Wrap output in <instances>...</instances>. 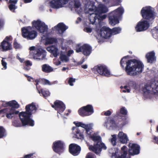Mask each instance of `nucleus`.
<instances>
[{"label":"nucleus","mask_w":158,"mask_h":158,"mask_svg":"<svg viewBox=\"0 0 158 158\" xmlns=\"http://www.w3.org/2000/svg\"><path fill=\"white\" fill-rule=\"evenodd\" d=\"M43 83L44 85H51V83L48 80L46 79H42Z\"/></svg>","instance_id":"obj_50"},{"label":"nucleus","mask_w":158,"mask_h":158,"mask_svg":"<svg viewBox=\"0 0 158 158\" xmlns=\"http://www.w3.org/2000/svg\"><path fill=\"white\" fill-rule=\"evenodd\" d=\"M58 50V49L57 48H56V49H54V50H53L50 52L53 54V55L55 57H56L58 55L57 53Z\"/></svg>","instance_id":"obj_47"},{"label":"nucleus","mask_w":158,"mask_h":158,"mask_svg":"<svg viewBox=\"0 0 158 158\" xmlns=\"http://www.w3.org/2000/svg\"><path fill=\"white\" fill-rule=\"evenodd\" d=\"M129 57L127 55L121 59L120 64L122 68L125 69L128 75L134 76L141 73L144 68L143 63L136 59H130L127 61L126 59Z\"/></svg>","instance_id":"obj_1"},{"label":"nucleus","mask_w":158,"mask_h":158,"mask_svg":"<svg viewBox=\"0 0 158 158\" xmlns=\"http://www.w3.org/2000/svg\"><path fill=\"white\" fill-rule=\"evenodd\" d=\"M25 65L26 66H31L32 65V63H31L30 61L27 60L26 61L25 63Z\"/></svg>","instance_id":"obj_56"},{"label":"nucleus","mask_w":158,"mask_h":158,"mask_svg":"<svg viewBox=\"0 0 158 158\" xmlns=\"http://www.w3.org/2000/svg\"><path fill=\"white\" fill-rule=\"evenodd\" d=\"M81 127L85 128V130L88 133L89 130H90V128H89V126L88 125H86L82 123H81Z\"/></svg>","instance_id":"obj_38"},{"label":"nucleus","mask_w":158,"mask_h":158,"mask_svg":"<svg viewBox=\"0 0 158 158\" xmlns=\"http://www.w3.org/2000/svg\"><path fill=\"white\" fill-rule=\"evenodd\" d=\"M118 137L119 141L122 143H126L128 140L127 135L123 132H119L118 135Z\"/></svg>","instance_id":"obj_27"},{"label":"nucleus","mask_w":158,"mask_h":158,"mask_svg":"<svg viewBox=\"0 0 158 158\" xmlns=\"http://www.w3.org/2000/svg\"><path fill=\"white\" fill-rule=\"evenodd\" d=\"M81 6V4L79 2L75 1L74 4V6L75 8H78Z\"/></svg>","instance_id":"obj_48"},{"label":"nucleus","mask_w":158,"mask_h":158,"mask_svg":"<svg viewBox=\"0 0 158 158\" xmlns=\"http://www.w3.org/2000/svg\"><path fill=\"white\" fill-rule=\"evenodd\" d=\"M143 91L144 96L149 94H158V81L153 82L151 85H145L143 89Z\"/></svg>","instance_id":"obj_5"},{"label":"nucleus","mask_w":158,"mask_h":158,"mask_svg":"<svg viewBox=\"0 0 158 158\" xmlns=\"http://www.w3.org/2000/svg\"><path fill=\"white\" fill-rule=\"evenodd\" d=\"M149 26V23L147 20H143L139 22L135 28L137 32L143 31L147 30Z\"/></svg>","instance_id":"obj_15"},{"label":"nucleus","mask_w":158,"mask_h":158,"mask_svg":"<svg viewBox=\"0 0 158 158\" xmlns=\"http://www.w3.org/2000/svg\"><path fill=\"white\" fill-rule=\"evenodd\" d=\"M8 102H3V103L2 104V106L4 107H6L7 106H9V105H7V103Z\"/></svg>","instance_id":"obj_60"},{"label":"nucleus","mask_w":158,"mask_h":158,"mask_svg":"<svg viewBox=\"0 0 158 158\" xmlns=\"http://www.w3.org/2000/svg\"><path fill=\"white\" fill-rule=\"evenodd\" d=\"M32 25L40 33H44L48 31L47 25H46L44 23L42 22L41 21H34L32 22Z\"/></svg>","instance_id":"obj_13"},{"label":"nucleus","mask_w":158,"mask_h":158,"mask_svg":"<svg viewBox=\"0 0 158 158\" xmlns=\"http://www.w3.org/2000/svg\"><path fill=\"white\" fill-rule=\"evenodd\" d=\"M73 131L75 130V136L76 138L78 139H84V136L82 133L81 132L80 130L76 127H73L72 128Z\"/></svg>","instance_id":"obj_29"},{"label":"nucleus","mask_w":158,"mask_h":158,"mask_svg":"<svg viewBox=\"0 0 158 158\" xmlns=\"http://www.w3.org/2000/svg\"><path fill=\"white\" fill-rule=\"evenodd\" d=\"M121 150L123 153L121 156H117L118 152H115L112 154V156L115 157V158H126L127 154V147L123 146L121 148Z\"/></svg>","instance_id":"obj_25"},{"label":"nucleus","mask_w":158,"mask_h":158,"mask_svg":"<svg viewBox=\"0 0 158 158\" xmlns=\"http://www.w3.org/2000/svg\"><path fill=\"white\" fill-rule=\"evenodd\" d=\"M6 113V116L8 118L11 119L13 117V116L12 115L15 114H17L19 113V111H11L10 110H9L7 111H6V110L4 111L2 113Z\"/></svg>","instance_id":"obj_33"},{"label":"nucleus","mask_w":158,"mask_h":158,"mask_svg":"<svg viewBox=\"0 0 158 158\" xmlns=\"http://www.w3.org/2000/svg\"><path fill=\"white\" fill-rule=\"evenodd\" d=\"M107 17L106 15L104 14L102 15V14H100L98 15V20H103V19H105Z\"/></svg>","instance_id":"obj_40"},{"label":"nucleus","mask_w":158,"mask_h":158,"mask_svg":"<svg viewBox=\"0 0 158 158\" xmlns=\"http://www.w3.org/2000/svg\"><path fill=\"white\" fill-rule=\"evenodd\" d=\"M82 46H80L79 44H77L76 46V48L75 49L76 52L78 53L80 52H82Z\"/></svg>","instance_id":"obj_43"},{"label":"nucleus","mask_w":158,"mask_h":158,"mask_svg":"<svg viewBox=\"0 0 158 158\" xmlns=\"http://www.w3.org/2000/svg\"><path fill=\"white\" fill-rule=\"evenodd\" d=\"M124 12V10L119 7L111 12L109 15V21L111 25L114 26L119 23V19Z\"/></svg>","instance_id":"obj_4"},{"label":"nucleus","mask_w":158,"mask_h":158,"mask_svg":"<svg viewBox=\"0 0 158 158\" xmlns=\"http://www.w3.org/2000/svg\"><path fill=\"white\" fill-rule=\"evenodd\" d=\"M18 0H10L8 2L9 4L8 7L9 10L13 12H15V10L17 8V6H15L17 3Z\"/></svg>","instance_id":"obj_28"},{"label":"nucleus","mask_w":158,"mask_h":158,"mask_svg":"<svg viewBox=\"0 0 158 158\" xmlns=\"http://www.w3.org/2000/svg\"><path fill=\"white\" fill-rule=\"evenodd\" d=\"M100 36L103 38L107 39L111 36V29L106 27H103L100 30Z\"/></svg>","instance_id":"obj_20"},{"label":"nucleus","mask_w":158,"mask_h":158,"mask_svg":"<svg viewBox=\"0 0 158 158\" xmlns=\"http://www.w3.org/2000/svg\"><path fill=\"white\" fill-rule=\"evenodd\" d=\"M91 12V11H89ZM90 13L89 16V19L90 22V23L92 24H94L95 23L96 20L98 19V14H96V13L93 12Z\"/></svg>","instance_id":"obj_32"},{"label":"nucleus","mask_w":158,"mask_h":158,"mask_svg":"<svg viewBox=\"0 0 158 158\" xmlns=\"http://www.w3.org/2000/svg\"><path fill=\"white\" fill-rule=\"evenodd\" d=\"M95 155L93 153L89 152L87 154L85 158H95Z\"/></svg>","instance_id":"obj_44"},{"label":"nucleus","mask_w":158,"mask_h":158,"mask_svg":"<svg viewBox=\"0 0 158 158\" xmlns=\"http://www.w3.org/2000/svg\"><path fill=\"white\" fill-rule=\"evenodd\" d=\"M127 111L124 107L121 108L119 112H117L114 116V118H117L122 119V120L126 121L127 119Z\"/></svg>","instance_id":"obj_19"},{"label":"nucleus","mask_w":158,"mask_h":158,"mask_svg":"<svg viewBox=\"0 0 158 158\" xmlns=\"http://www.w3.org/2000/svg\"><path fill=\"white\" fill-rule=\"evenodd\" d=\"M53 69L47 64H44L42 66V70L44 73H48L53 71Z\"/></svg>","instance_id":"obj_30"},{"label":"nucleus","mask_w":158,"mask_h":158,"mask_svg":"<svg viewBox=\"0 0 158 158\" xmlns=\"http://www.w3.org/2000/svg\"><path fill=\"white\" fill-rule=\"evenodd\" d=\"M85 29L87 32L90 33L92 31V29L91 28L87 27Z\"/></svg>","instance_id":"obj_58"},{"label":"nucleus","mask_w":158,"mask_h":158,"mask_svg":"<svg viewBox=\"0 0 158 158\" xmlns=\"http://www.w3.org/2000/svg\"><path fill=\"white\" fill-rule=\"evenodd\" d=\"M112 138L111 139V143L113 146L116 145V136L114 135H112Z\"/></svg>","instance_id":"obj_39"},{"label":"nucleus","mask_w":158,"mask_h":158,"mask_svg":"<svg viewBox=\"0 0 158 158\" xmlns=\"http://www.w3.org/2000/svg\"><path fill=\"white\" fill-rule=\"evenodd\" d=\"M81 122H74L73 123L75 125L76 127H80L81 124Z\"/></svg>","instance_id":"obj_59"},{"label":"nucleus","mask_w":158,"mask_h":158,"mask_svg":"<svg viewBox=\"0 0 158 158\" xmlns=\"http://www.w3.org/2000/svg\"><path fill=\"white\" fill-rule=\"evenodd\" d=\"M36 53L34 54V57L36 59L43 60L46 56V52L42 48H38L36 49Z\"/></svg>","instance_id":"obj_21"},{"label":"nucleus","mask_w":158,"mask_h":158,"mask_svg":"<svg viewBox=\"0 0 158 158\" xmlns=\"http://www.w3.org/2000/svg\"><path fill=\"white\" fill-rule=\"evenodd\" d=\"M123 88L124 89L122 90V92H123L126 93L127 92V93H129L130 92V90L129 89L127 88V86H125Z\"/></svg>","instance_id":"obj_52"},{"label":"nucleus","mask_w":158,"mask_h":158,"mask_svg":"<svg viewBox=\"0 0 158 158\" xmlns=\"http://www.w3.org/2000/svg\"><path fill=\"white\" fill-rule=\"evenodd\" d=\"M51 106L57 110V112L60 114L62 113L66 108L64 103L62 101L58 100L55 101L53 104H51Z\"/></svg>","instance_id":"obj_14"},{"label":"nucleus","mask_w":158,"mask_h":158,"mask_svg":"<svg viewBox=\"0 0 158 158\" xmlns=\"http://www.w3.org/2000/svg\"><path fill=\"white\" fill-rule=\"evenodd\" d=\"M127 84L129 86L133 87L135 85V83L133 81L129 80L127 81Z\"/></svg>","instance_id":"obj_46"},{"label":"nucleus","mask_w":158,"mask_h":158,"mask_svg":"<svg viewBox=\"0 0 158 158\" xmlns=\"http://www.w3.org/2000/svg\"><path fill=\"white\" fill-rule=\"evenodd\" d=\"M17 58L19 60V61L21 62V63H23L24 61V59H22V58H20L19 56H17Z\"/></svg>","instance_id":"obj_64"},{"label":"nucleus","mask_w":158,"mask_h":158,"mask_svg":"<svg viewBox=\"0 0 158 158\" xmlns=\"http://www.w3.org/2000/svg\"><path fill=\"white\" fill-rule=\"evenodd\" d=\"M90 138L94 142V146L90 145L89 149L96 154H99L102 149L106 150L107 148L105 144L101 141V138L99 136L93 135Z\"/></svg>","instance_id":"obj_3"},{"label":"nucleus","mask_w":158,"mask_h":158,"mask_svg":"<svg viewBox=\"0 0 158 158\" xmlns=\"http://www.w3.org/2000/svg\"><path fill=\"white\" fill-rule=\"evenodd\" d=\"M26 111H22L19 114V117L23 126L28 125L33 127L34 125V121L31 118L32 114H35L37 110L35 103L32 102L27 105Z\"/></svg>","instance_id":"obj_2"},{"label":"nucleus","mask_w":158,"mask_h":158,"mask_svg":"<svg viewBox=\"0 0 158 158\" xmlns=\"http://www.w3.org/2000/svg\"><path fill=\"white\" fill-rule=\"evenodd\" d=\"M12 124L15 127H21L22 126H23L22 123L21 124L19 121L17 120H14L12 122Z\"/></svg>","instance_id":"obj_37"},{"label":"nucleus","mask_w":158,"mask_h":158,"mask_svg":"<svg viewBox=\"0 0 158 158\" xmlns=\"http://www.w3.org/2000/svg\"><path fill=\"white\" fill-rule=\"evenodd\" d=\"M145 58L147 59L148 63L152 64L156 60L155 53L153 51L148 52L146 55Z\"/></svg>","instance_id":"obj_24"},{"label":"nucleus","mask_w":158,"mask_h":158,"mask_svg":"<svg viewBox=\"0 0 158 158\" xmlns=\"http://www.w3.org/2000/svg\"><path fill=\"white\" fill-rule=\"evenodd\" d=\"M89 128H90V130H89V131L88 132V133H87L86 131V133L89 135V138L91 136H92V135H91V133L92 132V130L91 127L89 126Z\"/></svg>","instance_id":"obj_54"},{"label":"nucleus","mask_w":158,"mask_h":158,"mask_svg":"<svg viewBox=\"0 0 158 158\" xmlns=\"http://www.w3.org/2000/svg\"><path fill=\"white\" fill-rule=\"evenodd\" d=\"M7 104L9 105V106L11 108H6L0 110V114L2 113L4 111L6 110L7 111L9 110L15 111H18V110H16L15 109L19 108V105L15 100H12L8 102Z\"/></svg>","instance_id":"obj_18"},{"label":"nucleus","mask_w":158,"mask_h":158,"mask_svg":"<svg viewBox=\"0 0 158 158\" xmlns=\"http://www.w3.org/2000/svg\"><path fill=\"white\" fill-rule=\"evenodd\" d=\"M60 58L62 61H65L67 62L68 60L67 56L64 54H61L60 57Z\"/></svg>","instance_id":"obj_42"},{"label":"nucleus","mask_w":158,"mask_h":158,"mask_svg":"<svg viewBox=\"0 0 158 158\" xmlns=\"http://www.w3.org/2000/svg\"><path fill=\"white\" fill-rule=\"evenodd\" d=\"M91 7H89L88 11L96 13V14L98 15L105 13L108 11L107 8L103 4H99L97 7L94 4H92Z\"/></svg>","instance_id":"obj_11"},{"label":"nucleus","mask_w":158,"mask_h":158,"mask_svg":"<svg viewBox=\"0 0 158 158\" xmlns=\"http://www.w3.org/2000/svg\"><path fill=\"white\" fill-rule=\"evenodd\" d=\"M31 27H25L22 28V36L28 40H32L35 39L37 35V32L35 30H32Z\"/></svg>","instance_id":"obj_6"},{"label":"nucleus","mask_w":158,"mask_h":158,"mask_svg":"<svg viewBox=\"0 0 158 158\" xmlns=\"http://www.w3.org/2000/svg\"><path fill=\"white\" fill-rule=\"evenodd\" d=\"M69 152L73 156L78 155L81 151V147L75 143H71L69 146Z\"/></svg>","instance_id":"obj_17"},{"label":"nucleus","mask_w":158,"mask_h":158,"mask_svg":"<svg viewBox=\"0 0 158 158\" xmlns=\"http://www.w3.org/2000/svg\"><path fill=\"white\" fill-rule=\"evenodd\" d=\"M82 52L83 54L86 56H88L91 52L92 47L88 44H84L82 45Z\"/></svg>","instance_id":"obj_26"},{"label":"nucleus","mask_w":158,"mask_h":158,"mask_svg":"<svg viewBox=\"0 0 158 158\" xmlns=\"http://www.w3.org/2000/svg\"><path fill=\"white\" fill-rule=\"evenodd\" d=\"M13 46L14 48L15 49H17L20 48V45L17 42L15 41L13 43Z\"/></svg>","instance_id":"obj_49"},{"label":"nucleus","mask_w":158,"mask_h":158,"mask_svg":"<svg viewBox=\"0 0 158 158\" xmlns=\"http://www.w3.org/2000/svg\"><path fill=\"white\" fill-rule=\"evenodd\" d=\"M35 82L36 83V84H35V85L36 86V88H37V89L38 90L39 93L40 94V90H38V87H37V85L39 84V80H38V79H36V80H35Z\"/></svg>","instance_id":"obj_57"},{"label":"nucleus","mask_w":158,"mask_h":158,"mask_svg":"<svg viewBox=\"0 0 158 158\" xmlns=\"http://www.w3.org/2000/svg\"><path fill=\"white\" fill-rule=\"evenodd\" d=\"M61 63V62L60 61L58 60L54 63V64L56 65H60Z\"/></svg>","instance_id":"obj_62"},{"label":"nucleus","mask_w":158,"mask_h":158,"mask_svg":"<svg viewBox=\"0 0 158 158\" xmlns=\"http://www.w3.org/2000/svg\"><path fill=\"white\" fill-rule=\"evenodd\" d=\"M92 71L95 73L97 72L100 75L106 77H109L110 73L107 67L103 64H99L95 66L92 69Z\"/></svg>","instance_id":"obj_8"},{"label":"nucleus","mask_w":158,"mask_h":158,"mask_svg":"<svg viewBox=\"0 0 158 158\" xmlns=\"http://www.w3.org/2000/svg\"><path fill=\"white\" fill-rule=\"evenodd\" d=\"M40 91H41V94L44 97H47L50 95V93L48 91L43 90V89H41Z\"/></svg>","instance_id":"obj_36"},{"label":"nucleus","mask_w":158,"mask_h":158,"mask_svg":"<svg viewBox=\"0 0 158 158\" xmlns=\"http://www.w3.org/2000/svg\"><path fill=\"white\" fill-rule=\"evenodd\" d=\"M112 113L110 110H108L104 113V115L105 116H109Z\"/></svg>","instance_id":"obj_55"},{"label":"nucleus","mask_w":158,"mask_h":158,"mask_svg":"<svg viewBox=\"0 0 158 158\" xmlns=\"http://www.w3.org/2000/svg\"><path fill=\"white\" fill-rule=\"evenodd\" d=\"M3 59H4V58H3L1 60L2 64L5 69H6L7 68V63L3 60Z\"/></svg>","instance_id":"obj_53"},{"label":"nucleus","mask_w":158,"mask_h":158,"mask_svg":"<svg viewBox=\"0 0 158 158\" xmlns=\"http://www.w3.org/2000/svg\"><path fill=\"white\" fill-rule=\"evenodd\" d=\"M12 40L11 36H6L0 44V50L5 52L12 49V45L10 41Z\"/></svg>","instance_id":"obj_10"},{"label":"nucleus","mask_w":158,"mask_h":158,"mask_svg":"<svg viewBox=\"0 0 158 158\" xmlns=\"http://www.w3.org/2000/svg\"><path fill=\"white\" fill-rule=\"evenodd\" d=\"M45 40L44 44L45 45L52 44L53 43H56L57 42V39L54 37H47L45 38Z\"/></svg>","instance_id":"obj_31"},{"label":"nucleus","mask_w":158,"mask_h":158,"mask_svg":"<svg viewBox=\"0 0 158 158\" xmlns=\"http://www.w3.org/2000/svg\"><path fill=\"white\" fill-rule=\"evenodd\" d=\"M68 2V0H56L51 1L50 4L52 7L58 8L62 7L63 5L66 4Z\"/></svg>","instance_id":"obj_23"},{"label":"nucleus","mask_w":158,"mask_h":158,"mask_svg":"<svg viewBox=\"0 0 158 158\" xmlns=\"http://www.w3.org/2000/svg\"><path fill=\"white\" fill-rule=\"evenodd\" d=\"M6 131L3 127L0 126V139L5 137L6 135Z\"/></svg>","instance_id":"obj_34"},{"label":"nucleus","mask_w":158,"mask_h":158,"mask_svg":"<svg viewBox=\"0 0 158 158\" xmlns=\"http://www.w3.org/2000/svg\"><path fill=\"white\" fill-rule=\"evenodd\" d=\"M153 35L155 34L156 35H158V29H157L156 27H155L152 30Z\"/></svg>","instance_id":"obj_51"},{"label":"nucleus","mask_w":158,"mask_h":158,"mask_svg":"<svg viewBox=\"0 0 158 158\" xmlns=\"http://www.w3.org/2000/svg\"><path fill=\"white\" fill-rule=\"evenodd\" d=\"M76 81V79L73 78L72 77H70L69 78L68 81V83L70 85L72 86L73 85V83L75 82Z\"/></svg>","instance_id":"obj_41"},{"label":"nucleus","mask_w":158,"mask_h":158,"mask_svg":"<svg viewBox=\"0 0 158 158\" xmlns=\"http://www.w3.org/2000/svg\"><path fill=\"white\" fill-rule=\"evenodd\" d=\"M3 22L2 20H0V29L3 27Z\"/></svg>","instance_id":"obj_61"},{"label":"nucleus","mask_w":158,"mask_h":158,"mask_svg":"<svg viewBox=\"0 0 158 158\" xmlns=\"http://www.w3.org/2000/svg\"><path fill=\"white\" fill-rule=\"evenodd\" d=\"M154 139L156 141V143L158 144V136H155L154 137Z\"/></svg>","instance_id":"obj_63"},{"label":"nucleus","mask_w":158,"mask_h":158,"mask_svg":"<svg viewBox=\"0 0 158 158\" xmlns=\"http://www.w3.org/2000/svg\"><path fill=\"white\" fill-rule=\"evenodd\" d=\"M56 48H57L55 46L52 45L47 47L46 48V49L49 52H51L53 50L56 49Z\"/></svg>","instance_id":"obj_45"},{"label":"nucleus","mask_w":158,"mask_h":158,"mask_svg":"<svg viewBox=\"0 0 158 158\" xmlns=\"http://www.w3.org/2000/svg\"><path fill=\"white\" fill-rule=\"evenodd\" d=\"M68 28V27L66 26L63 23H59L56 26L52 28L53 30L55 31L59 34H63L66 30Z\"/></svg>","instance_id":"obj_22"},{"label":"nucleus","mask_w":158,"mask_h":158,"mask_svg":"<svg viewBox=\"0 0 158 158\" xmlns=\"http://www.w3.org/2000/svg\"><path fill=\"white\" fill-rule=\"evenodd\" d=\"M140 13L143 18L145 19L152 20L155 18V12L150 6L143 7Z\"/></svg>","instance_id":"obj_7"},{"label":"nucleus","mask_w":158,"mask_h":158,"mask_svg":"<svg viewBox=\"0 0 158 158\" xmlns=\"http://www.w3.org/2000/svg\"><path fill=\"white\" fill-rule=\"evenodd\" d=\"M64 143L61 140H57L53 143L52 148L56 153L60 155L64 150Z\"/></svg>","instance_id":"obj_12"},{"label":"nucleus","mask_w":158,"mask_h":158,"mask_svg":"<svg viewBox=\"0 0 158 158\" xmlns=\"http://www.w3.org/2000/svg\"><path fill=\"white\" fill-rule=\"evenodd\" d=\"M121 29L119 27H115L111 29V35L113 33L115 34H118L120 32Z\"/></svg>","instance_id":"obj_35"},{"label":"nucleus","mask_w":158,"mask_h":158,"mask_svg":"<svg viewBox=\"0 0 158 158\" xmlns=\"http://www.w3.org/2000/svg\"><path fill=\"white\" fill-rule=\"evenodd\" d=\"M128 147L129 155L134 156L139 153L140 147L138 144L130 143Z\"/></svg>","instance_id":"obj_16"},{"label":"nucleus","mask_w":158,"mask_h":158,"mask_svg":"<svg viewBox=\"0 0 158 158\" xmlns=\"http://www.w3.org/2000/svg\"><path fill=\"white\" fill-rule=\"evenodd\" d=\"M78 114L81 116H88L94 112L93 106L91 105H87L80 108L78 110Z\"/></svg>","instance_id":"obj_9"}]
</instances>
